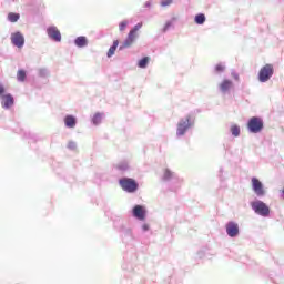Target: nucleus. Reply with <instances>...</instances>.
I'll return each mask as SVG.
<instances>
[{"label":"nucleus","instance_id":"35","mask_svg":"<svg viewBox=\"0 0 284 284\" xmlns=\"http://www.w3.org/2000/svg\"><path fill=\"white\" fill-rule=\"evenodd\" d=\"M6 94V88L0 84V97L2 98Z\"/></svg>","mask_w":284,"mask_h":284},{"label":"nucleus","instance_id":"2","mask_svg":"<svg viewBox=\"0 0 284 284\" xmlns=\"http://www.w3.org/2000/svg\"><path fill=\"white\" fill-rule=\"evenodd\" d=\"M162 181H164V183H171L173 192H176V190L183 185V179L170 169H164Z\"/></svg>","mask_w":284,"mask_h":284},{"label":"nucleus","instance_id":"12","mask_svg":"<svg viewBox=\"0 0 284 284\" xmlns=\"http://www.w3.org/2000/svg\"><path fill=\"white\" fill-rule=\"evenodd\" d=\"M11 43L16 45V48H23V45H26V37H23L21 31L11 33Z\"/></svg>","mask_w":284,"mask_h":284},{"label":"nucleus","instance_id":"21","mask_svg":"<svg viewBox=\"0 0 284 284\" xmlns=\"http://www.w3.org/2000/svg\"><path fill=\"white\" fill-rule=\"evenodd\" d=\"M194 21L197 26H203V23H205L206 18L204 16V13H197L194 18Z\"/></svg>","mask_w":284,"mask_h":284},{"label":"nucleus","instance_id":"5","mask_svg":"<svg viewBox=\"0 0 284 284\" xmlns=\"http://www.w3.org/2000/svg\"><path fill=\"white\" fill-rule=\"evenodd\" d=\"M272 77H274V64H265L257 74L260 83H267Z\"/></svg>","mask_w":284,"mask_h":284},{"label":"nucleus","instance_id":"19","mask_svg":"<svg viewBox=\"0 0 284 284\" xmlns=\"http://www.w3.org/2000/svg\"><path fill=\"white\" fill-rule=\"evenodd\" d=\"M103 116H105V114L101 112L94 113L91 119V123H93L94 125H101V122L103 121Z\"/></svg>","mask_w":284,"mask_h":284},{"label":"nucleus","instance_id":"11","mask_svg":"<svg viewBox=\"0 0 284 284\" xmlns=\"http://www.w3.org/2000/svg\"><path fill=\"white\" fill-rule=\"evenodd\" d=\"M48 38L51 41H55V43H61V31L54 26H50L47 28Z\"/></svg>","mask_w":284,"mask_h":284},{"label":"nucleus","instance_id":"6","mask_svg":"<svg viewBox=\"0 0 284 284\" xmlns=\"http://www.w3.org/2000/svg\"><path fill=\"white\" fill-rule=\"evenodd\" d=\"M264 123L260 116H253L247 121V130L251 134H258L263 132Z\"/></svg>","mask_w":284,"mask_h":284},{"label":"nucleus","instance_id":"23","mask_svg":"<svg viewBox=\"0 0 284 284\" xmlns=\"http://www.w3.org/2000/svg\"><path fill=\"white\" fill-rule=\"evenodd\" d=\"M19 19H21V16L19 13L10 12L8 14V21H10V23H17Z\"/></svg>","mask_w":284,"mask_h":284},{"label":"nucleus","instance_id":"26","mask_svg":"<svg viewBox=\"0 0 284 284\" xmlns=\"http://www.w3.org/2000/svg\"><path fill=\"white\" fill-rule=\"evenodd\" d=\"M38 74L39 77H41L42 79H45L48 77H50V70L45 69V68H40L38 70Z\"/></svg>","mask_w":284,"mask_h":284},{"label":"nucleus","instance_id":"31","mask_svg":"<svg viewBox=\"0 0 284 284\" xmlns=\"http://www.w3.org/2000/svg\"><path fill=\"white\" fill-rule=\"evenodd\" d=\"M128 23H129L128 20L120 22V24H119L120 32H123L125 30V28H128Z\"/></svg>","mask_w":284,"mask_h":284},{"label":"nucleus","instance_id":"29","mask_svg":"<svg viewBox=\"0 0 284 284\" xmlns=\"http://www.w3.org/2000/svg\"><path fill=\"white\" fill-rule=\"evenodd\" d=\"M173 24H174V21H172V20L166 21V23L164 24L162 31L163 32H168V30H170V28H172Z\"/></svg>","mask_w":284,"mask_h":284},{"label":"nucleus","instance_id":"14","mask_svg":"<svg viewBox=\"0 0 284 284\" xmlns=\"http://www.w3.org/2000/svg\"><path fill=\"white\" fill-rule=\"evenodd\" d=\"M136 39V36H133L132 33H129L126 39L123 41V43L119 47V50H125L126 48H132V44L134 43Z\"/></svg>","mask_w":284,"mask_h":284},{"label":"nucleus","instance_id":"3","mask_svg":"<svg viewBox=\"0 0 284 284\" xmlns=\"http://www.w3.org/2000/svg\"><path fill=\"white\" fill-rule=\"evenodd\" d=\"M251 209L253 210L254 214L257 216H262L263 219H267L271 214L270 206L261 201V200H254L250 203Z\"/></svg>","mask_w":284,"mask_h":284},{"label":"nucleus","instance_id":"17","mask_svg":"<svg viewBox=\"0 0 284 284\" xmlns=\"http://www.w3.org/2000/svg\"><path fill=\"white\" fill-rule=\"evenodd\" d=\"M121 233L124 239H128L129 241H134V233H132V229L123 226L121 229Z\"/></svg>","mask_w":284,"mask_h":284},{"label":"nucleus","instance_id":"8","mask_svg":"<svg viewBox=\"0 0 284 284\" xmlns=\"http://www.w3.org/2000/svg\"><path fill=\"white\" fill-rule=\"evenodd\" d=\"M232 88H234V82L230 79H224L217 84V90L223 95L230 94V92H232Z\"/></svg>","mask_w":284,"mask_h":284},{"label":"nucleus","instance_id":"9","mask_svg":"<svg viewBox=\"0 0 284 284\" xmlns=\"http://www.w3.org/2000/svg\"><path fill=\"white\" fill-rule=\"evenodd\" d=\"M226 234L230 239H236L240 234L239 223L230 221L225 225Z\"/></svg>","mask_w":284,"mask_h":284},{"label":"nucleus","instance_id":"25","mask_svg":"<svg viewBox=\"0 0 284 284\" xmlns=\"http://www.w3.org/2000/svg\"><path fill=\"white\" fill-rule=\"evenodd\" d=\"M143 28V22L136 23L129 32V34H132L133 37H136V32H139L140 29Z\"/></svg>","mask_w":284,"mask_h":284},{"label":"nucleus","instance_id":"20","mask_svg":"<svg viewBox=\"0 0 284 284\" xmlns=\"http://www.w3.org/2000/svg\"><path fill=\"white\" fill-rule=\"evenodd\" d=\"M148 65H150V57H143L138 61V68H140L141 70H145Z\"/></svg>","mask_w":284,"mask_h":284},{"label":"nucleus","instance_id":"36","mask_svg":"<svg viewBox=\"0 0 284 284\" xmlns=\"http://www.w3.org/2000/svg\"><path fill=\"white\" fill-rule=\"evenodd\" d=\"M144 8H152V2L146 1V2L144 3Z\"/></svg>","mask_w":284,"mask_h":284},{"label":"nucleus","instance_id":"16","mask_svg":"<svg viewBox=\"0 0 284 284\" xmlns=\"http://www.w3.org/2000/svg\"><path fill=\"white\" fill-rule=\"evenodd\" d=\"M74 45L77 48H87L88 45V38L85 36H80L74 39Z\"/></svg>","mask_w":284,"mask_h":284},{"label":"nucleus","instance_id":"38","mask_svg":"<svg viewBox=\"0 0 284 284\" xmlns=\"http://www.w3.org/2000/svg\"><path fill=\"white\" fill-rule=\"evenodd\" d=\"M282 199H284V189L282 190Z\"/></svg>","mask_w":284,"mask_h":284},{"label":"nucleus","instance_id":"13","mask_svg":"<svg viewBox=\"0 0 284 284\" xmlns=\"http://www.w3.org/2000/svg\"><path fill=\"white\" fill-rule=\"evenodd\" d=\"M1 99H2L1 105L3 110H10L12 105H14V97H12V94L7 93L2 95Z\"/></svg>","mask_w":284,"mask_h":284},{"label":"nucleus","instance_id":"22","mask_svg":"<svg viewBox=\"0 0 284 284\" xmlns=\"http://www.w3.org/2000/svg\"><path fill=\"white\" fill-rule=\"evenodd\" d=\"M225 63H219L214 67L213 73L214 74H223L225 72Z\"/></svg>","mask_w":284,"mask_h":284},{"label":"nucleus","instance_id":"28","mask_svg":"<svg viewBox=\"0 0 284 284\" xmlns=\"http://www.w3.org/2000/svg\"><path fill=\"white\" fill-rule=\"evenodd\" d=\"M26 77H27L26 70L18 71V73H17L18 81H20L22 83L23 81H26Z\"/></svg>","mask_w":284,"mask_h":284},{"label":"nucleus","instance_id":"27","mask_svg":"<svg viewBox=\"0 0 284 284\" xmlns=\"http://www.w3.org/2000/svg\"><path fill=\"white\" fill-rule=\"evenodd\" d=\"M231 134H233V136H241V126L240 125H232L231 126Z\"/></svg>","mask_w":284,"mask_h":284},{"label":"nucleus","instance_id":"32","mask_svg":"<svg viewBox=\"0 0 284 284\" xmlns=\"http://www.w3.org/2000/svg\"><path fill=\"white\" fill-rule=\"evenodd\" d=\"M67 148H68V150H77V142L69 141Z\"/></svg>","mask_w":284,"mask_h":284},{"label":"nucleus","instance_id":"37","mask_svg":"<svg viewBox=\"0 0 284 284\" xmlns=\"http://www.w3.org/2000/svg\"><path fill=\"white\" fill-rule=\"evenodd\" d=\"M220 174H223V168L220 169Z\"/></svg>","mask_w":284,"mask_h":284},{"label":"nucleus","instance_id":"33","mask_svg":"<svg viewBox=\"0 0 284 284\" xmlns=\"http://www.w3.org/2000/svg\"><path fill=\"white\" fill-rule=\"evenodd\" d=\"M141 230L142 232H150V224L148 223L142 224Z\"/></svg>","mask_w":284,"mask_h":284},{"label":"nucleus","instance_id":"4","mask_svg":"<svg viewBox=\"0 0 284 284\" xmlns=\"http://www.w3.org/2000/svg\"><path fill=\"white\" fill-rule=\"evenodd\" d=\"M119 185L128 194H134L139 190V183L132 178H122L119 180Z\"/></svg>","mask_w":284,"mask_h":284},{"label":"nucleus","instance_id":"30","mask_svg":"<svg viewBox=\"0 0 284 284\" xmlns=\"http://www.w3.org/2000/svg\"><path fill=\"white\" fill-rule=\"evenodd\" d=\"M174 0H161L160 6L162 8H168V6H172Z\"/></svg>","mask_w":284,"mask_h":284},{"label":"nucleus","instance_id":"34","mask_svg":"<svg viewBox=\"0 0 284 284\" xmlns=\"http://www.w3.org/2000/svg\"><path fill=\"white\" fill-rule=\"evenodd\" d=\"M231 75H232V78H233L235 81H239L240 77H239V74L236 73V71H232V72H231Z\"/></svg>","mask_w":284,"mask_h":284},{"label":"nucleus","instance_id":"18","mask_svg":"<svg viewBox=\"0 0 284 284\" xmlns=\"http://www.w3.org/2000/svg\"><path fill=\"white\" fill-rule=\"evenodd\" d=\"M118 48H119V40H114L113 44L110 47L109 51L106 52L108 59H112V57H114Z\"/></svg>","mask_w":284,"mask_h":284},{"label":"nucleus","instance_id":"7","mask_svg":"<svg viewBox=\"0 0 284 284\" xmlns=\"http://www.w3.org/2000/svg\"><path fill=\"white\" fill-rule=\"evenodd\" d=\"M251 185L252 191L254 192L255 196H257V199H263L267 194L263 182H261V180H258L257 178L251 179Z\"/></svg>","mask_w":284,"mask_h":284},{"label":"nucleus","instance_id":"24","mask_svg":"<svg viewBox=\"0 0 284 284\" xmlns=\"http://www.w3.org/2000/svg\"><path fill=\"white\" fill-rule=\"evenodd\" d=\"M116 169H118L120 172H128V170H130V164H128L126 161H123V162H120V163L116 165Z\"/></svg>","mask_w":284,"mask_h":284},{"label":"nucleus","instance_id":"1","mask_svg":"<svg viewBox=\"0 0 284 284\" xmlns=\"http://www.w3.org/2000/svg\"><path fill=\"white\" fill-rule=\"evenodd\" d=\"M195 120L192 115L187 114L184 118H181L176 124V136L181 139V136H185L192 128L195 125Z\"/></svg>","mask_w":284,"mask_h":284},{"label":"nucleus","instance_id":"10","mask_svg":"<svg viewBox=\"0 0 284 284\" xmlns=\"http://www.w3.org/2000/svg\"><path fill=\"white\" fill-rule=\"evenodd\" d=\"M146 214H148V211L143 205L136 204L132 209V216H134V219H138V221H145Z\"/></svg>","mask_w":284,"mask_h":284},{"label":"nucleus","instance_id":"15","mask_svg":"<svg viewBox=\"0 0 284 284\" xmlns=\"http://www.w3.org/2000/svg\"><path fill=\"white\" fill-rule=\"evenodd\" d=\"M64 125L65 128H69L70 130H74L77 128V116L72 114H68L64 116Z\"/></svg>","mask_w":284,"mask_h":284}]
</instances>
